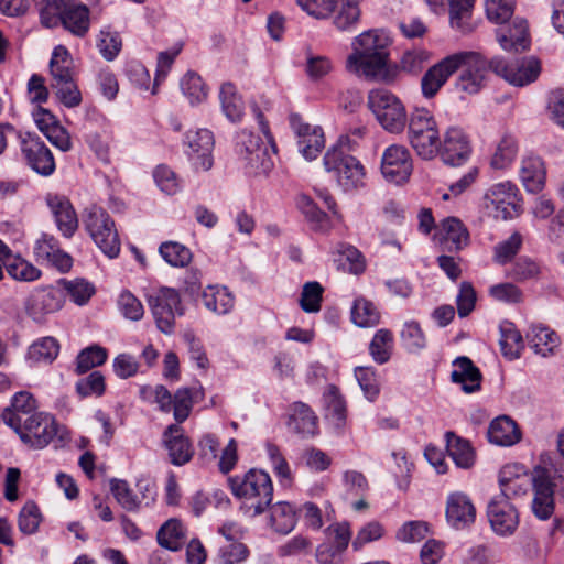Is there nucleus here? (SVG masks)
<instances>
[{
    "label": "nucleus",
    "mask_w": 564,
    "mask_h": 564,
    "mask_svg": "<svg viewBox=\"0 0 564 564\" xmlns=\"http://www.w3.org/2000/svg\"><path fill=\"white\" fill-rule=\"evenodd\" d=\"M390 39L383 31L370 30L355 37L347 69L372 80L390 82L394 70L389 63Z\"/></svg>",
    "instance_id": "obj_1"
},
{
    "label": "nucleus",
    "mask_w": 564,
    "mask_h": 564,
    "mask_svg": "<svg viewBox=\"0 0 564 564\" xmlns=\"http://www.w3.org/2000/svg\"><path fill=\"white\" fill-rule=\"evenodd\" d=\"M532 484L533 499L531 509L539 520L550 519L555 509L554 490L561 487L564 490V470H551L542 466H535L531 477L524 475L513 481L500 486V492L496 497H502L511 501L528 492L529 484Z\"/></svg>",
    "instance_id": "obj_2"
},
{
    "label": "nucleus",
    "mask_w": 564,
    "mask_h": 564,
    "mask_svg": "<svg viewBox=\"0 0 564 564\" xmlns=\"http://www.w3.org/2000/svg\"><path fill=\"white\" fill-rule=\"evenodd\" d=\"M347 151L354 149L349 135H341L336 144L327 150L323 165L327 173L336 180L344 192H352L365 187L366 171L364 165Z\"/></svg>",
    "instance_id": "obj_3"
},
{
    "label": "nucleus",
    "mask_w": 564,
    "mask_h": 564,
    "mask_svg": "<svg viewBox=\"0 0 564 564\" xmlns=\"http://www.w3.org/2000/svg\"><path fill=\"white\" fill-rule=\"evenodd\" d=\"M40 17L46 28L61 24L76 36H84L89 30V9L77 0H45Z\"/></svg>",
    "instance_id": "obj_4"
},
{
    "label": "nucleus",
    "mask_w": 564,
    "mask_h": 564,
    "mask_svg": "<svg viewBox=\"0 0 564 564\" xmlns=\"http://www.w3.org/2000/svg\"><path fill=\"white\" fill-rule=\"evenodd\" d=\"M232 494L243 499L245 506L256 517L265 511L273 498V485L268 473L250 469L243 476L229 478Z\"/></svg>",
    "instance_id": "obj_5"
},
{
    "label": "nucleus",
    "mask_w": 564,
    "mask_h": 564,
    "mask_svg": "<svg viewBox=\"0 0 564 564\" xmlns=\"http://www.w3.org/2000/svg\"><path fill=\"white\" fill-rule=\"evenodd\" d=\"M83 223L97 247L109 258L120 252V240L115 223L101 207L93 205L85 209Z\"/></svg>",
    "instance_id": "obj_6"
},
{
    "label": "nucleus",
    "mask_w": 564,
    "mask_h": 564,
    "mask_svg": "<svg viewBox=\"0 0 564 564\" xmlns=\"http://www.w3.org/2000/svg\"><path fill=\"white\" fill-rule=\"evenodd\" d=\"M409 140L419 156L433 159L440 145L437 123L427 109H416L409 120Z\"/></svg>",
    "instance_id": "obj_7"
},
{
    "label": "nucleus",
    "mask_w": 564,
    "mask_h": 564,
    "mask_svg": "<svg viewBox=\"0 0 564 564\" xmlns=\"http://www.w3.org/2000/svg\"><path fill=\"white\" fill-rule=\"evenodd\" d=\"M21 441L33 448L46 447L55 437L65 438V429L58 425L55 417L47 412H41L28 416V419L13 429Z\"/></svg>",
    "instance_id": "obj_8"
},
{
    "label": "nucleus",
    "mask_w": 564,
    "mask_h": 564,
    "mask_svg": "<svg viewBox=\"0 0 564 564\" xmlns=\"http://www.w3.org/2000/svg\"><path fill=\"white\" fill-rule=\"evenodd\" d=\"M368 106L381 127L392 133L401 132L406 123L405 108L400 99L386 89H373Z\"/></svg>",
    "instance_id": "obj_9"
},
{
    "label": "nucleus",
    "mask_w": 564,
    "mask_h": 564,
    "mask_svg": "<svg viewBox=\"0 0 564 564\" xmlns=\"http://www.w3.org/2000/svg\"><path fill=\"white\" fill-rule=\"evenodd\" d=\"M457 70H460L455 86L469 95L478 94L487 84L491 69L490 62L476 52H459Z\"/></svg>",
    "instance_id": "obj_10"
},
{
    "label": "nucleus",
    "mask_w": 564,
    "mask_h": 564,
    "mask_svg": "<svg viewBox=\"0 0 564 564\" xmlns=\"http://www.w3.org/2000/svg\"><path fill=\"white\" fill-rule=\"evenodd\" d=\"M147 300L158 328L164 334H172L175 316L184 314L178 292L164 286L149 293Z\"/></svg>",
    "instance_id": "obj_11"
},
{
    "label": "nucleus",
    "mask_w": 564,
    "mask_h": 564,
    "mask_svg": "<svg viewBox=\"0 0 564 564\" xmlns=\"http://www.w3.org/2000/svg\"><path fill=\"white\" fill-rule=\"evenodd\" d=\"M490 67L495 74L513 86H525L533 83L541 73L540 61L535 57H525L507 62L501 57H494Z\"/></svg>",
    "instance_id": "obj_12"
},
{
    "label": "nucleus",
    "mask_w": 564,
    "mask_h": 564,
    "mask_svg": "<svg viewBox=\"0 0 564 564\" xmlns=\"http://www.w3.org/2000/svg\"><path fill=\"white\" fill-rule=\"evenodd\" d=\"M20 149L26 165L42 176L55 171V160L45 142L35 133H19Z\"/></svg>",
    "instance_id": "obj_13"
},
{
    "label": "nucleus",
    "mask_w": 564,
    "mask_h": 564,
    "mask_svg": "<svg viewBox=\"0 0 564 564\" xmlns=\"http://www.w3.org/2000/svg\"><path fill=\"white\" fill-rule=\"evenodd\" d=\"M381 174L392 184L401 185L409 181L413 163L409 150L399 144L388 147L381 156Z\"/></svg>",
    "instance_id": "obj_14"
},
{
    "label": "nucleus",
    "mask_w": 564,
    "mask_h": 564,
    "mask_svg": "<svg viewBox=\"0 0 564 564\" xmlns=\"http://www.w3.org/2000/svg\"><path fill=\"white\" fill-rule=\"evenodd\" d=\"M186 154L196 171L207 172L213 167L214 135L208 129L189 130L185 134Z\"/></svg>",
    "instance_id": "obj_15"
},
{
    "label": "nucleus",
    "mask_w": 564,
    "mask_h": 564,
    "mask_svg": "<svg viewBox=\"0 0 564 564\" xmlns=\"http://www.w3.org/2000/svg\"><path fill=\"white\" fill-rule=\"evenodd\" d=\"M351 539L347 522L334 523L324 530V540L319 544V564H341L344 553Z\"/></svg>",
    "instance_id": "obj_16"
},
{
    "label": "nucleus",
    "mask_w": 564,
    "mask_h": 564,
    "mask_svg": "<svg viewBox=\"0 0 564 564\" xmlns=\"http://www.w3.org/2000/svg\"><path fill=\"white\" fill-rule=\"evenodd\" d=\"M323 416L326 429L334 435H343L347 425V402L338 387L327 384L323 391Z\"/></svg>",
    "instance_id": "obj_17"
},
{
    "label": "nucleus",
    "mask_w": 564,
    "mask_h": 564,
    "mask_svg": "<svg viewBox=\"0 0 564 564\" xmlns=\"http://www.w3.org/2000/svg\"><path fill=\"white\" fill-rule=\"evenodd\" d=\"M436 154L446 165L460 166L471 154L470 141L462 129L451 127L446 130L443 140H440Z\"/></svg>",
    "instance_id": "obj_18"
},
{
    "label": "nucleus",
    "mask_w": 564,
    "mask_h": 564,
    "mask_svg": "<svg viewBox=\"0 0 564 564\" xmlns=\"http://www.w3.org/2000/svg\"><path fill=\"white\" fill-rule=\"evenodd\" d=\"M487 517L492 531L500 536L512 535L519 525L518 509L502 497L494 496L489 500Z\"/></svg>",
    "instance_id": "obj_19"
},
{
    "label": "nucleus",
    "mask_w": 564,
    "mask_h": 564,
    "mask_svg": "<svg viewBox=\"0 0 564 564\" xmlns=\"http://www.w3.org/2000/svg\"><path fill=\"white\" fill-rule=\"evenodd\" d=\"M485 199L488 202L487 207L491 205L495 208L496 217L510 219L519 214L517 187L511 182L494 184L486 192Z\"/></svg>",
    "instance_id": "obj_20"
},
{
    "label": "nucleus",
    "mask_w": 564,
    "mask_h": 564,
    "mask_svg": "<svg viewBox=\"0 0 564 564\" xmlns=\"http://www.w3.org/2000/svg\"><path fill=\"white\" fill-rule=\"evenodd\" d=\"M446 518L448 523L457 530L466 529L475 522L476 508L468 495L457 491L448 496Z\"/></svg>",
    "instance_id": "obj_21"
},
{
    "label": "nucleus",
    "mask_w": 564,
    "mask_h": 564,
    "mask_svg": "<svg viewBox=\"0 0 564 564\" xmlns=\"http://www.w3.org/2000/svg\"><path fill=\"white\" fill-rule=\"evenodd\" d=\"M64 296L59 289L47 286L35 291L26 302V312L34 321L62 308Z\"/></svg>",
    "instance_id": "obj_22"
},
{
    "label": "nucleus",
    "mask_w": 564,
    "mask_h": 564,
    "mask_svg": "<svg viewBox=\"0 0 564 564\" xmlns=\"http://www.w3.org/2000/svg\"><path fill=\"white\" fill-rule=\"evenodd\" d=\"M458 56L448 55L433 65L421 79L422 94L426 98L434 97L447 79L457 72Z\"/></svg>",
    "instance_id": "obj_23"
},
{
    "label": "nucleus",
    "mask_w": 564,
    "mask_h": 564,
    "mask_svg": "<svg viewBox=\"0 0 564 564\" xmlns=\"http://www.w3.org/2000/svg\"><path fill=\"white\" fill-rule=\"evenodd\" d=\"M46 203L62 235L65 238L73 237L78 228V218L69 199L65 196L48 195Z\"/></svg>",
    "instance_id": "obj_24"
},
{
    "label": "nucleus",
    "mask_w": 564,
    "mask_h": 564,
    "mask_svg": "<svg viewBox=\"0 0 564 564\" xmlns=\"http://www.w3.org/2000/svg\"><path fill=\"white\" fill-rule=\"evenodd\" d=\"M37 412L35 398L28 391H19L12 397L10 405L3 410L1 417L13 430L20 426L28 416Z\"/></svg>",
    "instance_id": "obj_25"
},
{
    "label": "nucleus",
    "mask_w": 564,
    "mask_h": 564,
    "mask_svg": "<svg viewBox=\"0 0 564 564\" xmlns=\"http://www.w3.org/2000/svg\"><path fill=\"white\" fill-rule=\"evenodd\" d=\"M497 41L505 51L516 53L529 48L528 24L522 18H516L511 25L501 24L496 31Z\"/></svg>",
    "instance_id": "obj_26"
},
{
    "label": "nucleus",
    "mask_w": 564,
    "mask_h": 564,
    "mask_svg": "<svg viewBox=\"0 0 564 564\" xmlns=\"http://www.w3.org/2000/svg\"><path fill=\"white\" fill-rule=\"evenodd\" d=\"M163 436L173 465L182 466L192 459L194 455L193 446L178 424H171Z\"/></svg>",
    "instance_id": "obj_27"
},
{
    "label": "nucleus",
    "mask_w": 564,
    "mask_h": 564,
    "mask_svg": "<svg viewBox=\"0 0 564 564\" xmlns=\"http://www.w3.org/2000/svg\"><path fill=\"white\" fill-rule=\"evenodd\" d=\"M289 122L297 140L299 152L306 161L315 160L317 158L316 127L305 122L299 113H291Z\"/></svg>",
    "instance_id": "obj_28"
},
{
    "label": "nucleus",
    "mask_w": 564,
    "mask_h": 564,
    "mask_svg": "<svg viewBox=\"0 0 564 564\" xmlns=\"http://www.w3.org/2000/svg\"><path fill=\"white\" fill-rule=\"evenodd\" d=\"M453 366L452 381L462 384L464 392L473 393L480 390L482 376L470 358L466 356L457 357Z\"/></svg>",
    "instance_id": "obj_29"
},
{
    "label": "nucleus",
    "mask_w": 564,
    "mask_h": 564,
    "mask_svg": "<svg viewBox=\"0 0 564 564\" xmlns=\"http://www.w3.org/2000/svg\"><path fill=\"white\" fill-rule=\"evenodd\" d=\"M487 435L490 443L499 446H512L521 440L518 424L507 415L495 419L488 427Z\"/></svg>",
    "instance_id": "obj_30"
},
{
    "label": "nucleus",
    "mask_w": 564,
    "mask_h": 564,
    "mask_svg": "<svg viewBox=\"0 0 564 564\" xmlns=\"http://www.w3.org/2000/svg\"><path fill=\"white\" fill-rule=\"evenodd\" d=\"M291 411L288 421L290 431L297 434L301 438L313 437L316 429L314 412L302 402L293 403Z\"/></svg>",
    "instance_id": "obj_31"
},
{
    "label": "nucleus",
    "mask_w": 564,
    "mask_h": 564,
    "mask_svg": "<svg viewBox=\"0 0 564 564\" xmlns=\"http://www.w3.org/2000/svg\"><path fill=\"white\" fill-rule=\"evenodd\" d=\"M519 175L528 192H540L545 181V169L541 158L535 155L524 156L521 161Z\"/></svg>",
    "instance_id": "obj_32"
},
{
    "label": "nucleus",
    "mask_w": 564,
    "mask_h": 564,
    "mask_svg": "<svg viewBox=\"0 0 564 564\" xmlns=\"http://www.w3.org/2000/svg\"><path fill=\"white\" fill-rule=\"evenodd\" d=\"M333 15L334 25L340 31H350L360 19V9L357 0H340L336 11L326 14L323 2L319 6V18Z\"/></svg>",
    "instance_id": "obj_33"
},
{
    "label": "nucleus",
    "mask_w": 564,
    "mask_h": 564,
    "mask_svg": "<svg viewBox=\"0 0 564 564\" xmlns=\"http://www.w3.org/2000/svg\"><path fill=\"white\" fill-rule=\"evenodd\" d=\"M446 449L455 465L463 469L474 466L476 454L470 443L457 436L454 432H446Z\"/></svg>",
    "instance_id": "obj_34"
},
{
    "label": "nucleus",
    "mask_w": 564,
    "mask_h": 564,
    "mask_svg": "<svg viewBox=\"0 0 564 564\" xmlns=\"http://www.w3.org/2000/svg\"><path fill=\"white\" fill-rule=\"evenodd\" d=\"M202 299L205 307L218 315L228 314L235 305V297L226 286L208 285Z\"/></svg>",
    "instance_id": "obj_35"
},
{
    "label": "nucleus",
    "mask_w": 564,
    "mask_h": 564,
    "mask_svg": "<svg viewBox=\"0 0 564 564\" xmlns=\"http://www.w3.org/2000/svg\"><path fill=\"white\" fill-rule=\"evenodd\" d=\"M333 256L337 268L345 272L358 275L366 269L365 257L354 246L339 243Z\"/></svg>",
    "instance_id": "obj_36"
},
{
    "label": "nucleus",
    "mask_w": 564,
    "mask_h": 564,
    "mask_svg": "<svg viewBox=\"0 0 564 564\" xmlns=\"http://www.w3.org/2000/svg\"><path fill=\"white\" fill-rule=\"evenodd\" d=\"M296 511L286 501H279L270 508V525L280 534H289L296 524Z\"/></svg>",
    "instance_id": "obj_37"
},
{
    "label": "nucleus",
    "mask_w": 564,
    "mask_h": 564,
    "mask_svg": "<svg viewBox=\"0 0 564 564\" xmlns=\"http://www.w3.org/2000/svg\"><path fill=\"white\" fill-rule=\"evenodd\" d=\"M219 100L221 110L228 120L238 122L241 120L245 110V104L238 95L237 89L231 83H224L220 86Z\"/></svg>",
    "instance_id": "obj_38"
},
{
    "label": "nucleus",
    "mask_w": 564,
    "mask_h": 564,
    "mask_svg": "<svg viewBox=\"0 0 564 564\" xmlns=\"http://www.w3.org/2000/svg\"><path fill=\"white\" fill-rule=\"evenodd\" d=\"M499 329V344L502 355L509 360L518 359L521 350L524 348V343L520 332L511 322L507 321L500 324Z\"/></svg>",
    "instance_id": "obj_39"
},
{
    "label": "nucleus",
    "mask_w": 564,
    "mask_h": 564,
    "mask_svg": "<svg viewBox=\"0 0 564 564\" xmlns=\"http://www.w3.org/2000/svg\"><path fill=\"white\" fill-rule=\"evenodd\" d=\"M73 59L66 47L58 45L54 48L50 61L51 84H58L74 78Z\"/></svg>",
    "instance_id": "obj_40"
},
{
    "label": "nucleus",
    "mask_w": 564,
    "mask_h": 564,
    "mask_svg": "<svg viewBox=\"0 0 564 564\" xmlns=\"http://www.w3.org/2000/svg\"><path fill=\"white\" fill-rule=\"evenodd\" d=\"M527 336L534 351L543 357L552 354L558 344L556 333L549 327L541 325L531 326Z\"/></svg>",
    "instance_id": "obj_41"
},
{
    "label": "nucleus",
    "mask_w": 564,
    "mask_h": 564,
    "mask_svg": "<svg viewBox=\"0 0 564 564\" xmlns=\"http://www.w3.org/2000/svg\"><path fill=\"white\" fill-rule=\"evenodd\" d=\"M158 543L170 551H178L185 542V531L181 521L170 519L158 531Z\"/></svg>",
    "instance_id": "obj_42"
},
{
    "label": "nucleus",
    "mask_w": 564,
    "mask_h": 564,
    "mask_svg": "<svg viewBox=\"0 0 564 564\" xmlns=\"http://www.w3.org/2000/svg\"><path fill=\"white\" fill-rule=\"evenodd\" d=\"M393 343L394 338L391 330L387 328L378 329L369 344V354L372 359L379 365L388 362L391 358Z\"/></svg>",
    "instance_id": "obj_43"
},
{
    "label": "nucleus",
    "mask_w": 564,
    "mask_h": 564,
    "mask_svg": "<svg viewBox=\"0 0 564 564\" xmlns=\"http://www.w3.org/2000/svg\"><path fill=\"white\" fill-rule=\"evenodd\" d=\"M441 230L444 234L446 243H451L449 249L460 250L469 241V232L464 224L456 217H448L441 224Z\"/></svg>",
    "instance_id": "obj_44"
},
{
    "label": "nucleus",
    "mask_w": 564,
    "mask_h": 564,
    "mask_svg": "<svg viewBox=\"0 0 564 564\" xmlns=\"http://www.w3.org/2000/svg\"><path fill=\"white\" fill-rule=\"evenodd\" d=\"M59 352V344L52 336L42 337L35 340L28 350V357L33 362H53Z\"/></svg>",
    "instance_id": "obj_45"
},
{
    "label": "nucleus",
    "mask_w": 564,
    "mask_h": 564,
    "mask_svg": "<svg viewBox=\"0 0 564 564\" xmlns=\"http://www.w3.org/2000/svg\"><path fill=\"white\" fill-rule=\"evenodd\" d=\"M518 141L514 137L506 134L501 138L490 160L491 167L503 170L508 167L518 154Z\"/></svg>",
    "instance_id": "obj_46"
},
{
    "label": "nucleus",
    "mask_w": 564,
    "mask_h": 564,
    "mask_svg": "<svg viewBox=\"0 0 564 564\" xmlns=\"http://www.w3.org/2000/svg\"><path fill=\"white\" fill-rule=\"evenodd\" d=\"M351 321L359 327H373L380 321V313L372 302L358 297L351 307Z\"/></svg>",
    "instance_id": "obj_47"
},
{
    "label": "nucleus",
    "mask_w": 564,
    "mask_h": 564,
    "mask_svg": "<svg viewBox=\"0 0 564 564\" xmlns=\"http://www.w3.org/2000/svg\"><path fill=\"white\" fill-rule=\"evenodd\" d=\"M475 0H449V21L452 28L467 33L471 30L469 19Z\"/></svg>",
    "instance_id": "obj_48"
},
{
    "label": "nucleus",
    "mask_w": 564,
    "mask_h": 564,
    "mask_svg": "<svg viewBox=\"0 0 564 564\" xmlns=\"http://www.w3.org/2000/svg\"><path fill=\"white\" fill-rule=\"evenodd\" d=\"M159 252L170 265L175 268L186 267L193 257L187 247L176 241L162 242Z\"/></svg>",
    "instance_id": "obj_49"
},
{
    "label": "nucleus",
    "mask_w": 564,
    "mask_h": 564,
    "mask_svg": "<svg viewBox=\"0 0 564 564\" xmlns=\"http://www.w3.org/2000/svg\"><path fill=\"white\" fill-rule=\"evenodd\" d=\"M198 393V390L181 388L172 397L173 415L178 424L189 416Z\"/></svg>",
    "instance_id": "obj_50"
},
{
    "label": "nucleus",
    "mask_w": 564,
    "mask_h": 564,
    "mask_svg": "<svg viewBox=\"0 0 564 564\" xmlns=\"http://www.w3.org/2000/svg\"><path fill=\"white\" fill-rule=\"evenodd\" d=\"M181 89L189 100L191 105L205 101L208 95V90L203 78L194 72H187L184 75L181 80Z\"/></svg>",
    "instance_id": "obj_51"
},
{
    "label": "nucleus",
    "mask_w": 564,
    "mask_h": 564,
    "mask_svg": "<svg viewBox=\"0 0 564 564\" xmlns=\"http://www.w3.org/2000/svg\"><path fill=\"white\" fill-rule=\"evenodd\" d=\"M107 360V350L94 345L83 349L76 359V372L83 375L90 369L101 366Z\"/></svg>",
    "instance_id": "obj_52"
},
{
    "label": "nucleus",
    "mask_w": 564,
    "mask_h": 564,
    "mask_svg": "<svg viewBox=\"0 0 564 564\" xmlns=\"http://www.w3.org/2000/svg\"><path fill=\"white\" fill-rule=\"evenodd\" d=\"M110 489L118 503L127 511H135L141 507L142 500L133 494L126 480L111 479Z\"/></svg>",
    "instance_id": "obj_53"
},
{
    "label": "nucleus",
    "mask_w": 564,
    "mask_h": 564,
    "mask_svg": "<svg viewBox=\"0 0 564 564\" xmlns=\"http://www.w3.org/2000/svg\"><path fill=\"white\" fill-rule=\"evenodd\" d=\"M58 284L70 296L72 301L77 305L86 304L89 299L95 294V288L85 279H75L68 281L66 279L58 280Z\"/></svg>",
    "instance_id": "obj_54"
},
{
    "label": "nucleus",
    "mask_w": 564,
    "mask_h": 564,
    "mask_svg": "<svg viewBox=\"0 0 564 564\" xmlns=\"http://www.w3.org/2000/svg\"><path fill=\"white\" fill-rule=\"evenodd\" d=\"M242 163L247 172L253 175H268L274 166L267 145L253 152Z\"/></svg>",
    "instance_id": "obj_55"
},
{
    "label": "nucleus",
    "mask_w": 564,
    "mask_h": 564,
    "mask_svg": "<svg viewBox=\"0 0 564 564\" xmlns=\"http://www.w3.org/2000/svg\"><path fill=\"white\" fill-rule=\"evenodd\" d=\"M540 274V263L527 256L519 257L509 271V276L518 282L538 279Z\"/></svg>",
    "instance_id": "obj_56"
},
{
    "label": "nucleus",
    "mask_w": 564,
    "mask_h": 564,
    "mask_svg": "<svg viewBox=\"0 0 564 564\" xmlns=\"http://www.w3.org/2000/svg\"><path fill=\"white\" fill-rule=\"evenodd\" d=\"M319 198L323 199L325 207L330 214L319 210V232H327L332 228H337L343 224V216L336 209V200L327 193L319 192Z\"/></svg>",
    "instance_id": "obj_57"
},
{
    "label": "nucleus",
    "mask_w": 564,
    "mask_h": 564,
    "mask_svg": "<svg viewBox=\"0 0 564 564\" xmlns=\"http://www.w3.org/2000/svg\"><path fill=\"white\" fill-rule=\"evenodd\" d=\"M401 339L404 347L411 352H417L426 346L424 333L420 324L414 321L404 323Z\"/></svg>",
    "instance_id": "obj_58"
},
{
    "label": "nucleus",
    "mask_w": 564,
    "mask_h": 564,
    "mask_svg": "<svg viewBox=\"0 0 564 564\" xmlns=\"http://www.w3.org/2000/svg\"><path fill=\"white\" fill-rule=\"evenodd\" d=\"M263 147L262 139L251 131L242 130L237 134L235 151L241 162Z\"/></svg>",
    "instance_id": "obj_59"
},
{
    "label": "nucleus",
    "mask_w": 564,
    "mask_h": 564,
    "mask_svg": "<svg viewBox=\"0 0 564 564\" xmlns=\"http://www.w3.org/2000/svg\"><path fill=\"white\" fill-rule=\"evenodd\" d=\"M522 246V236L513 232L508 239L497 243L494 249V260L498 264H506L520 250Z\"/></svg>",
    "instance_id": "obj_60"
},
{
    "label": "nucleus",
    "mask_w": 564,
    "mask_h": 564,
    "mask_svg": "<svg viewBox=\"0 0 564 564\" xmlns=\"http://www.w3.org/2000/svg\"><path fill=\"white\" fill-rule=\"evenodd\" d=\"M429 523L425 521H408L397 531L395 538L403 543H416L426 538Z\"/></svg>",
    "instance_id": "obj_61"
},
{
    "label": "nucleus",
    "mask_w": 564,
    "mask_h": 564,
    "mask_svg": "<svg viewBox=\"0 0 564 564\" xmlns=\"http://www.w3.org/2000/svg\"><path fill=\"white\" fill-rule=\"evenodd\" d=\"M57 99L67 108L77 107L82 102V95L74 82V78L51 84Z\"/></svg>",
    "instance_id": "obj_62"
},
{
    "label": "nucleus",
    "mask_w": 564,
    "mask_h": 564,
    "mask_svg": "<svg viewBox=\"0 0 564 564\" xmlns=\"http://www.w3.org/2000/svg\"><path fill=\"white\" fill-rule=\"evenodd\" d=\"M97 46L105 59L113 61L121 51V37L118 32L101 30L98 37Z\"/></svg>",
    "instance_id": "obj_63"
},
{
    "label": "nucleus",
    "mask_w": 564,
    "mask_h": 564,
    "mask_svg": "<svg viewBox=\"0 0 564 564\" xmlns=\"http://www.w3.org/2000/svg\"><path fill=\"white\" fill-rule=\"evenodd\" d=\"M514 0H486V13L490 21L503 24L513 14Z\"/></svg>",
    "instance_id": "obj_64"
}]
</instances>
